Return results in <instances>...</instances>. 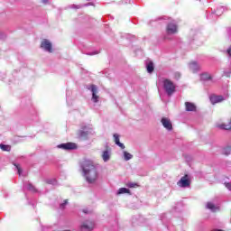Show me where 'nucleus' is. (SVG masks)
I'll return each instance as SVG.
<instances>
[{"instance_id":"nucleus-15","label":"nucleus","mask_w":231,"mask_h":231,"mask_svg":"<svg viewBox=\"0 0 231 231\" xmlns=\"http://www.w3.org/2000/svg\"><path fill=\"white\" fill-rule=\"evenodd\" d=\"M102 158L105 162H109V160H111V152L107 150L104 151L102 153Z\"/></svg>"},{"instance_id":"nucleus-24","label":"nucleus","mask_w":231,"mask_h":231,"mask_svg":"<svg viewBox=\"0 0 231 231\" xmlns=\"http://www.w3.org/2000/svg\"><path fill=\"white\" fill-rule=\"evenodd\" d=\"M46 183H48L49 185H57V180H55V179H48L46 180Z\"/></svg>"},{"instance_id":"nucleus-6","label":"nucleus","mask_w":231,"mask_h":231,"mask_svg":"<svg viewBox=\"0 0 231 231\" xmlns=\"http://www.w3.org/2000/svg\"><path fill=\"white\" fill-rule=\"evenodd\" d=\"M166 33L168 35H174V33H178V25L174 23H168L166 27Z\"/></svg>"},{"instance_id":"nucleus-16","label":"nucleus","mask_w":231,"mask_h":231,"mask_svg":"<svg viewBox=\"0 0 231 231\" xmlns=\"http://www.w3.org/2000/svg\"><path fill=\"white\" fill-rule=\"evenodd\" d=\"M185 106H186V111H196L197 109L196 105H194V103L186 102Z\"/></svg>"},{"instance_id":"nucleus-35","label":"nucleus","mask_w":231,"mask_h":231,"mask_svg":"<svg viewBox=\"0 0 231 231\" xmlns=\"http://www.w3.org/2000/svg\"><path fill=\"white\" fill-rule=\"evenodd\" d=\"M50 0H42V2L43 3V5H48V2H49Z\"/></svg>"},{"instance_id":"nucleus-34","label":"nucleus","mask_w":231,"mask_h":231,"mask_svg":"<svg viewBox=\"0 0 231 231\" xmlns=\"http://www.w3.org/2000/svg\"><path fill=\"white\" fill-rule=\"evenodd\" d=\"M87 55H98V51L88 52Z\"/></svg>"},{"instance_id":"nucleus-32","label":"nucleus","mask_w":231,"mask_h":231,"mask_svg":"<svg viewBox=\"0 0 231 231\" xmlns=\"http://www.w3.org/2000/svg\"><path fill=\"white\" fill-rule=\"evenodd\" d=\"M118 147H120L121 149H125V145H124V143H117Z\"/></svg>"},{"instance_id":"nucleus-28","label":"nucleus","mask_w":231,"mask_h":231,"mask_svg":"<svg viewBox=\"0 0 231 231\" xmlns=\"http://www.w3.org/2000/svg\"><path fill=\"white\" fill-rule=\"evenodd\" d=\"M14 166L18 171L19 176H21L23 174V169H21V166L19 164H14Z\"/></svg>"},{"instance_id":"nucleus-8","label":"nucleus","mask_w":231,"mask_h":231,"mask_svg":"<svg viewBox=\"0 0 231 231\" xmlns=\"http://www.w3.org/2000/svg\"><path fill=\"white\" fill-rule=\"evenodd\" d=\"M95 228V222L86 221L81 225V230L91 231Z\"/></svg>"},{"instance_id":"nucleus-19","label":"nucleus","mask_w":231,"mask_h":231,"mask_svg":"<svg viewBox=\"0 0 231 231\" xmlns=\"http://www.w3.org/2000/svg\"><path fill=\"white\" fill-rule=\"evenodd\" d=\"M207 208L211 210V212H216V210H217V207H216V205H214L212 202H208Z\"/></svg>"},{"instance_id":"nucleus-25","label":"nucleus","mask_w":231,"mask_h":231,"mask_svg":"<svg viewBox=\"0 0 231 231\" xmlns=\"http://www.w3.org/2000/svg\"><path fill=\"white\" fill-rule=\"evenodd\" d=\"M225 9L223 8V7H220L219 9H217V11L215 12V15H217V16H219V15H221V14H223V11H224Z\"/></svg>"},{"instance_id":"nucleus-9","label":"nucleus","mask_w":231,"mask_h":231,"mask_svg":"<svg viewBox=\"0 0 231 231\" xmlns=\"http://www.w3.org/2000/svg\"><path fill=\"white\" fill-rule=\"evenodd\" d=\"M41 48L44 50L45 51H49V53H51L53 50L51 49V42L48 40H43L41 43Z\"/></svg>"},{"instance_id":"nucleus-12","label":"nucleus","mask_w":231,"mask_h":231,"mask_svg":"<svg viewBox=\"0 0 231 231\" xmlns=\"http://www.w3.org/2000/svg\"><path fill=\"white\" fill-rule=\"evenodd\" d=\"M93 5V3H87L85 5H69V8H72L73 10H80V8H84V6H91Z\"/></svg>"},{"instance_id":"nucleus-4","label":"nucleus","mask_w":231,"mask_h":231,"mask_svg":"<svg viewBox=\"0 0 231 231\" xmlns=\"http://www.w3.org/2000/svg\"><path fill=\"white\" fill-rule=\"evenodd\" d=\"M177 185L182 189L190 187V180H189V175L186 174L185 176L181 177V179L177 182Z\"/></svg>"},{"instance_id":"nucleus-31","label":"nucleus","mask_w":231,"mask_h":231,"mask_svg":"<svg viewBox=\"0 0 231 231\" xmlns=\"http://www.w3.org/2000/svg\"><path fill=\"white\" fill-rule=\"evenodd\" d=\"M224 75H225V77H230V75H231V70H228V71L224 70Z\"/></svg>"},{"instance_id":"nucleus-2","label":"nucleus","mask_w":231,"mask_h":231,"mask_svg":"<svg viewBox=\"0 0 231 231\" xmlns=\"http://www.w3.org/2000/svg\"><path fill=\"white\" fill-rule=\"evenodd\" d=\"M162 86L168 97H172L176 93V85L171 79H165L162 80Z\"/></svg>"},{"instance_id":"nucleus-30","label":"nucleus","mask_w":231,"mask_h":231,"mask_svg":"<svg viewBox=\"0 0 231 231\" xmlns=\"http://www.w3.org/2000/svg\"><path fill=\"white\" fill-rule=\"evenodd\" d=\"M68 205V199L64 200V203L60 205V208H64Z\"/></svg>"},{"instance_id":"nucleus-33","label":"nucleus","mask_w":231,"mask_h":231,"mask_svg":"<svg viewBox=\"0 0 231 231\" xmlns=\"http://www.w3.org/2000/svg\"><path fill=\"white\" fill-rule=\"evenodd\" d=\"M226 187L228 190H231V182L226 183Z\"/></svg>"},{"instance_id":"nucleus-1","label":"nucleus","mask_w":231,"mask_h":231,"mask_svg":"<svg viewBox=\"0 0 231 231\" xmlns=\"http://www.w3.org/2000/svg\"><path fill=\"white\" fill-rule=\"evenodd\" d=\"M80 167L87 183H89V185L97 183L98 180V167L95 162L93 161L84 160L80 163Z\"/></svg>"},{"instance_id":"nucleus-21","label":"nucleus","mask_w":231,"mask_h":231,"mask_svg":"<svg viewBox=\"0 0 231 231\" xmlns=\"http://www.w3.org/2000/svg\"><path fill=\"white\" fill-rule=\"evenodd\" d=\"M129 189L127 188H121L117 190L116 194L117 196H120V194H128Z\"/></svg>"},{"instance_id":"nucleus-13","label":"nucleus","mask_w":231,"mask_h":231,"mask_svg":"<svg viewBox=\"0 0 231 231\" xmlns=\"http://www.w3.org/2000/svg\"><path fill=\"white\" fill-rule=\"evenodd\" d=\"M189 69L193 71V73H196L197 71H199V64H198L197 61H192L189 63Z\"/></svg>"},{"instance_id":"nucleus-23","label":"nucleus","mask_w":231,"mask_h":231,"mask_svg":"<svg viewBox=\"0 0 231 231\" xmlns=\"http://www.w3.org/2000/svg\"><path fill=\"white\" fill-rule=\"evenodd\" d=\"M222 152H223V154H226V156H228V154H230V152H231V146H227V147L224 148Z\"/></svg>"},{"instance_id":"nucleus-27","label":"nucleus","mask_w":231,"mask_h":231,"mask_svg":"<svg viewBox=\"0 0 231 231\" xmlns=\"http://www.w3.org/2000/svg\"><path fill=\"white\" fill-rule=\"evenodd\" d=\"M0 149H2V151H10V145L0 144Z\"/></svg>"},{"instance_id":"nucleus-5","label":"nucleus","mask_w":231,"mask_h":231,"mask_svg":"<svg viewBox=\"0 0 231 231\" xmlns=\"http://www.w3.org/2000/svg\"><path fill=\"white\" fill-rule=\"evenodd\" d=\"M58 149H63V151H75L77 149V143H67L58 145Z\"/></svg>"},{"instance_id":"nucleus-29","label":"nucleus","mask_w":231,"mask_h":231,"mask_svg":"<svg viewBox=\"0 0 231 231\" xmlns=\"http://www.w3.org/2000/svg\"><path fill=\"white\" fill-rule=\"evenodd\" d=\"M138 184L136 183H133V182H130L127 184V187H129V189H134V187H137Z\"/></svg>"},{"instance_id":"nucleus-26","label":"nucleus","mask_w":231,"mask_h":231,"mask_svg":"<svg viewBox=\"0 0 231 231\" xmlns=\"http://www.w3.org/2000/svg\"><path fill=\"white\" fill-rule=\"evenodd\" d=\"M114 138L116 145L120 143V135L118 134H114Z\"/></svg>"},{"instance_id":"nucleus-36","label":"nucleus","mask_w":231,"mask_h":231,"mask_svg":"<svg viewBox=\"0 0 231 231\" xmlns=\"http://www.w3.org/2000/svg\"><path fill=\"white\" fill-rule=\"evenodd\" d=\"M84 214H89V211L88 209H83Z\"/></svg>"},{"instance_id":"nucleus-18","label":"nucleus","mask_w":231,"mask_h":231,"mask_svg":"<svg viewBox=\"0 0 231 231\" xmlns=\"http://www.w3.org/2000/svg\"><path fill=\"white\" fill-rule=\"evenodd\" d=\"M146 69L148 73H152V71H154V63L152 61H149L146 64Z\"/></svg>"},{"instance_id":"nucleus-11","label":"nucleus","mask_w":231,"mask_h":231,"mask_svg":"<svg viewBox=\"0 0 231 231\" xmlns=\"http://www.w3.org/2000/svg\"><path fill=\"white\" fill-rule=\"evenodd\" d=\"M209 100L213 105L219 104V102H223V100H225V97L223 96H211Z\"/></svg>"},{"instance_id":"nucleus-17","label":"nucleus","mask_w":231,"mask_h":231,"mask_svg":"<svg viewBox=\"0 0 231 231\" xmlns=\"http://www.w3.org/2000/svg\"><path fill=\"white\" fill-rule=\"evenodd\" d=\"M23 189L30 190L31 192H37V189L32 183L23 184Z\"/></svg>"},{"instance_id":"nucleus-20","label":"nucleus","mask_w":231,"mask_h":231,"mask_svg":"<svg viewBox=\"0 0 231 231\" xmlns=\"http://www.w3.org/2000/svg\"><path fill=\"white\" fill-rule=\"evenodd\" d=\"M218 127L220 129H225L226 131H230V129H231V121L227 125L222 124V125H218Z\"/></svg>"},{"instance_id":"nucleus-7","label":"nucleus","mask_w":231,"mask_h":231,"mask_svg":"<svg viewBox=\"0 0 231 231\" xmlns=\"http://www.w3.org/2000/svg\"><path fill=\"white\" fill-rule=\"evenodd\" d=\"M88 89H90L92 93V102L97 104V102H98V96H97V93H98V88H97V85H91Z\"/></svg>"},{"instance_id":"nucleus-10","label":"nucleus","mask_w":231,"mask_h":231,"mask_svg":"<svg viewBox=\"0 0 231 231\" xmlns=\"http://www.w3.org/2000/svg\"><path fill=\"white\" fill-rule=\"evenodd\" d=\"M163 128L167 129V131H171L172 129V123L171 122V119L167 117H162L161 120Z\"/></svg>"},{"instance_id":"nucleus-22","label":"nucleus","mask_w":231,"mask_h":231,"mask_svg":"<svg viewBox=\"0 0 231 231\" xmlns=\"http://www.w3.org/2000/svg\"><path fill=\"white\" fill-rule=\"evenodd\" d=\"M124 158L125 162H129V160H133V154L124 152Z\"/></svg>"},{"instance_id":"nucleus-3","label":"nucleus","mask_w":231,"mask_h":231,"mask_svg":"<svg viewBox=\"0 0 231 231\" xmlns=\"http://www.w3.org/2000/svg\"><path fill=\"white\" fill-rule=\"evenodd\" d=\"M89 134H95V130L91 125L82 126V128L78 132V138L79 140H88Z\"/></svg>"},{"instance_id":"nucleus-37","label":"nucleus","mask_w":231,"mask_h":231,"mask_svg":"<svg viewBox=\"0 0 231 231\" xmlns=\"http://www.w3.org/2000/svg\"><path fill=\"white\" fill-rule=\"evenodd\" d=\"M175 77H178V79H180V72L175 73Z\"/></svg>"},{"instance_id":"nucleus-14","label":"nucleus","mask_w":231,"mask_h":231,"mask_svg":"<svg viewBox=\"0 0 231 231\" xmlns=\"http://www.w3.org/2000/svg\"><path fill=\"white\" fill-rule=\"evenodd\" d=\"M200 80L208 82V80H212V76L208 72H204L200 75Z\"/></svg>"}]
</instances>
